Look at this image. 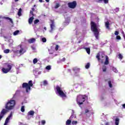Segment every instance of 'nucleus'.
Segmentation results:
<instances>
[{
	"label": "nucleus",
	"instance_id": "nucleus-1",
	"mask_svg": "<svg viewBox=\"0 0 125 125\" xmlns=\"http://www.w3.org/2000/svg\"><path fill=\"white\" fill-rule=\"evenodd\" d=\"M90 24L91 30L93 32L96 39L98 40V39H99V31H98V28H97V25L93 21H91Z\"/></svg>",
	"mask_w": 125,
	"mask_h": 125
},
{
	"label": "nucleus",
	"instance_id": "nucleus-2",
	"mask_svg": "<svg viewBox=\"0 0 125 125\" xmlns=\"http://www.w3.org/2000/svg\"><path fill=\"white\" fill-rule=\"evenodd\" d=\"M33 81L30 80L28 82V83H24L22 84V88H25L26 92L28 93L29 90H31V87L33 86Z\"/></svg>",
	"mask_w": 125,
	"mask_h": 125
},
{
	"label": "nucleus",
	"instance_id": "nucleus-3",
	"mask_svg": "<svg viewBox=\"0 0 125 125\" xmlns=\"http://www.w3.org/2000/svg\"><path fill=\"white\" fill-rule=\"evenodd\" d=\"M85 97H87L86 95H79L77 96V102L79 106L83 104V102L85 101Z\"/></svg>",
	"mask_w": 125,
	"mask_h": 125
},
{
	"label": "nucleus",
	"instance_id": "nucleus-4",
	"mask_svg": "<svg viewBox=\"0 0 125 125\" xmlns=\"http://www.w3.org/2000/svg\"><path fill=\"white\" fill-rule=\"evenodd\" d=\"M16 104V102L14 100H11L7 102L5 105V109L7 110H12L14 108V106Z\"/></svg>",
	"mask_w": 125,
	"mask_h": 125
},
{
	"label": "nucleus",
	"instance_id": "nucleus-5",
	"mask_svg": "<svg viewBox=\"0 0 125 125\" xmlns=\"http://www.w3.org/2000/svg\"><path fill=\"white\" fill-rule=\"evenodd\" d=\"M56 89L58 93L59 94L60 96L62 98H67V95L66 94L63 92V91L61 89V87L59 86V85H57Z\"/></svg>",
	"mask_w": 125,
	"mask_h": 125
},
{
	"label": "nucleus",
	"instance_id": "nucleus-6",
	"mask_svg": "<svg viewBox=\"0 0 125 125\" xmlns=\"http://www.w3.org/2000/svg\"><path fill=\"white\" fill-rule=\"evenodd\" d=\"M67 5L68 7H69V8H72L73 9H74L77 7V1H73L72 2H68L67 3Z\"/></svg>",
	"mask_w": 125,
	"mask_h": 125
},
{
	"label": "nucleus",
	"instance_id": "nucleus-7",
	"mask_svg": "<svg viewBox=\"0 0 125 125\" xmlns=\"http://www.w3.org/2000/svg\"><path fill=\"white\" fill-rule=\"evenodd\" d=\"M100 56L101 58H104L105 57V54L103 52H99L96 56V58L97 59L98 61H100L101 59H100Z\"/></svg>",
	"mask_w": 125,
	"mask_h": 125
},
{
	"label": "nucleus",
	"instance_id": "nucleus-8",
	"mask_svg": "<svg viewBox=\"0 0 125 125\" xmlns=\"http://www.w3.org/2000/svg\"><path fill=\"white\" fill-rule=\"evenodd\" d=\"M12 68V66L11 64L7 65V68H2V72H3V74H7L10 70H11Z\"/></svg>",
	"mask_w": 125,
	"mask_h": 125
},
{
	"label": "nucleus",
	"instance_id": "nucleus-9",
	"mask_svg": "<svg viewBox=\"0 0 125 125\" xmlns=\"http://www.w3.org/2000/svg\"><path fill=\"white\" fill-rule=\"evenodd\" d=\"M50 22H51L50 24L51 29L49 30V32L50 33H52L55 28V23L54 22V20H51Z\"/></svg>",
	"mask_w": 125,
	"mask_h": 125
},
{
	"label": "nucleus",
	"instance_id": "nucleus-10",
	"mask_svg": "<svg viewBox=\"0 0 125 125\" xmlns=\"http://www.w3.org/2000/svg\"><path fill=\"white\" fill-rule=\"evenodd\" d=\"M7 113V110L5 109H3L0 113V121H1L3 116Z\"/></svg>",
	"mask_w": 125,
	"mask_h": 125
},
{
	"label": "nucleus",
	"instance_id": "nucleus-11",
	"mask_svg": "<svg viewBox=\"0 0 125 125\" xmlns=\"http://www.w3.org/2000/svg\"><path fill=\"white\" fill-rule=\"evenodd\" d=\"M5 19L6 20H9L10 22L11 23V24H13V21H12V19L8 17H1L0 16V19Z\"/></svg>",
	"mask_w": 125,
	"mask_h": 125
},
{
	"label": "nucleus",
	"instance_id": "nucleus-12",
	"mask_svg": "<svg viewBox=\"0 0 125 125\" xmlns=\"http://www.w3.org/2000/svg\"><path fill=\"white\" fill-rule=\"evenodd\" d=\"M21 46H22V45L20 46L21 49L19 51V53L20 54H23V53H25V52H26V50H25L24 48L21 47Z\"/></svg>",
	"mask_w": 125,
	"mask_h": 125
},
{
	"label": "nucleus",
	"instance_id": "nucleus-13",
	"mask_svg": "<svg viewBox=\"0 0 125 125\" xmlns=\"http://www.w3.org/2000/svg\"><path fill=\"white\" fill-rule=\"evenodd\" d=\"M104 64V65H109V57H108V56H105V61Z\"/></svg>",
	"mask_w": 125,
	"mask_h": 125
},
{
	"label": "nucleus",
	"instance_id": "nucleus-14",
	"mask_svg": "<svg viewBox=\"0 0 125 125\" xmlns=\"http://www.w3.org/2000/svg\"><path fill=\"white\" fill-rule=\"evenodd\" d=\"M36 42V39L31 38L28 40L29 43H34Z\"/></svg>",
	"mask_w": 125,
	"mask_h": 125
},
{
	"label": "nucleus",
	"instance_id": "nucleus-15",
	"mask_svg": "<svg viewBox=\"0 0 125 125\" xmlns=\"http://www.w3.org/2000/svg\"><path fill=\"white\" fill-rule=\"evenodd\" d=\"M34 17H31L29 19L28 23L29 24H30V25H31V24L33 23V21H34Z\"/></svg>",
	"mask_w": 125,
	"mask_h": 125
},
{
	"label": "nucleus",
	"instance_id": "nucleus-16",
	"mask_svg": "<svg viewBox=\"0 0 125 125\" xmlns=\"http://www.w3.org/2000/svg\"><path fill=\"white\" fill-rule=\"evenodd\" d=\"M35 115V111L30 110L28 112V116H34Z\"/></svg>",
	"mask_w": 125,
	"mask_h": 125
},
{
	"label": "nucleus",
	"instance_id": "nucleus-17",
	"mask_svg": "<svg viewBox=\"0 0 125 125\" xmlns=\"http://www.w3.org/2000/svg\"><path fill=\"white\" fill-rule=\"evenodd\" d=\"M105 26L106 28V29H110V23L109 21H106L105 23Z\"/></svg>",
	"mask_w": 125,
	"mask_h": 125
},
{
	"label": "nucleus",
	"instance_id": "nucleus-18",
	"mask_svg": "<svg viewBox=\"0 0 125 125\" xmlns=\"http://www.w3.org/2000/svg\"><path fill=\"white\" fill-rule=\"evenodd\" d=\"M83 49H85V50L88 54H90V48L84 47Z\"/></svg>",
	"mask_w": 125,
	"mask_h": 125
},
{
	"label": "nucleus",
	"instance_id": "nucleus-19",
	"mask_svg": "<svg viewBox=\"0 0 125 125\" xmlns=\"http://www.w3.org/2000/svg\"><path fill=\"white\" fill-rule=\"evenodd\" d=\"M72 113L71 114V116L69 118L70 120H72V119H73V118H76V116H75V112H74V110H72Z\"/></svg>",
	"mask_w": 125,
	"mask_h": 125
},
{
	"label": "nucleus",
	"instance_id": "nucleus-20",
	"mask_svg": "<svg viewBox=\"0 0 125 125\" xmlns=\"http://www.w3.org/2000/svg\"><path fill=\"white\" fill-rule=\"evenodd\" d=\"M99 0V2H102V1H104V3H105V4H107V3L109 2V0Z\"/></svg>",
	"mask_w": 125,
	"mask_h": 125
},
{
	"label": "nucleus",
	"instance_id": "nucleus-21",
	"mask_svg": "<svg viewBox=\"0 0 125 125\" xmlns=\"http://www.w3.org/2000/svg\"><path fill=\"white\" fill-rule=\"evenodd\" d=\"M103 72H106L107 71V66L106 65H104L103 66Z\"/></svg>",
	"mask_w": 125,
	"mask_h": 125
},
{
	"label": "nucleus",
	"instance_id": "nucleus-22",
	"mask_svg": "<svg viewBox=\"0 0 125 125\" xmlns=\"http://www.w3.org/2000/svg\"><path fill=\"white\" fill-rule=\"evenodd\" d=\"M120 122V119L118 118H116L115 119V125H119V123Z\"/></svg>",
	"mask_w": 125,
	"mask_h": 125
},
{
	"label": "nucleus",
	"instance_id": "nucleus-23",
	"mask_svg": "<svg viewBox=\"0 0 125 125\" xmlns=\"http://www.w3.org/2000/svg\"><path fill=\"white\" fill-rule=\"evenodd\" d=\"M21 12H22V9L20 8L18 13V15H19V16H21V15H22V14H21Z\"/></svg>",
	"mask_w": 125,
	"mask_h": 125
},
{
	"label": "nucleus",
	"instance_id": "nucleus-24",
	"mask_svg": "<svg viewBox=\"0 0 125 125\" xmlns=\"http://www.w3.org/2000/svg\"><path fill=\"white\" fill-rule=\"evenodd\" d=\"M71 123H72V121L70 120H67L66 122V125H71Z\"/></svg>",
	"mask_w": 125,
	"mask_h": 125
},
{
	"label": "nucleus",
	"instance_id": "nucleus-25",
	"mask_svg": "<svg viewBox=\"0 0 125 125\" xmlns=\"http://www.w3.org/2000/svg\"><path fill=\"white\" fill-rule=\"evenodd\" d=\"M11 117V115H9L6 119L5 120V123H7L8 124V122H9V120L10 119V117Z\"/></svg>",
	"mask_w": 125,
	"mask_h": 125
},
{
	"label": "nucleus",
	"instance_id": "nucleus-26",
	"mask_svg": "<svg viewBox=\"0 0 125 125\" xmlns=\"http://www.w3.org/2000/svg\"><path fill=\"white\" fill-rule=\"evenodd\" d=\"M89 67H90V63L89 62H88L85 66V68L86 69H89Z\"/></svg>",
	"mask_w": 125,
	"mask_h": 125
},
{
	"label": "nucleus",
	"instance_id": "nucleus-27",
	"mask_svg": "<svg viewBox=\"0 0 125 125\" xmlns=\"http://www.w3.org/2000/svg\"><path fill=\"white\" fill-rule=\"evenodd\" d=\"M19 33H20V31L19 30H16L14 32L13 35L14 36H17V35L18 34H19Z\"/></svg>",
	"mask_w": 125,
	"mask_h": 125
},
{
	"label": "nucleus",
	"instance_id": "nucleus-28",
	"mask_svg": "<svg viewBox=\"0 0 125 125\" xmlns=\"http://www.w3.org/2000/svg\"><path fill=\"white\" fill-rule=\"evenodd\" d=\"M10 52V50L8 49H6L4 50L3 51L4 53H6V54L9 53Z\"/></svg>",
	"mask_w": 125,
	"mask_h": 125
},
{
	"label": "nucleus",
	"instance_id": "nucleus-29",
	"mask_svg": "<svg viewBox=\"0 0 125 125\" xmlns=\"http://www.w3.org/2000/svg\"><path fill=\"white\" fill-rule=\"evenodd\" d=\"M21 112H22V113L25 112V106H24V105H22L21 106Z\"/></svg>",
	"mask_w": 125,
	"mask_h": 125
},
{
	"label": "nucleus",
	"instance_id": "nucleus-30",
	"mask_svg": "<svg viewBox=\"0 0 125 125\" xmlns=\"http://www.w3.org/2000/svg\"><path fill=\"white\" fill-rule=\"evenodd\" d=\"M59 6H60V4H59V3H57L56 4L55 6V8L56 9H57V8H58V7H59Z\"/></svg>",
	"mask_w": 125,
	"mask_h": 125
},
{
	"label": "nucleus",
	"instance_id": "nucleus-31",
	"mask_svg": "<svg viewBox=\"0 0 125 125\" xmlns=\"http://www.w3.org/2000/svg\"><path fill=\"white\" fill-rule=\"evenodd\" d=\"M43 85H44V86L47 85V84H48L47 81L46 80H44V81L43 82Z\"/></svg>",
	"mask_w": 125,
	"mask_h": 125
},
{
	"label": "nucleus",
	"instance_id": "nucleus-32",
	"mask_svg": "<svg viewBox=\"0 0 125 125\" xmlns=\"http://www.w3.org/2000/svg\"><path fill=\"white\" fill-rule=\"evenodd\" d=\"M108 85L109 87H112L113 85H112V82H111V81H108Z\"/></svg>",
	"mask_w": 125,
	"mask_h": 125
},
{
	"label": "nucleus",
	"instance_id": "nucleus-33",
	"mask_svg": "<svg viewBox=\"0 0 125 125\" xmlns=\"http://www.w3.org/2000/svg\"><path fill=\"white\" fill-rule=\"evenodd\" d=\"M118 58L119 59H120V60H122L123 58V55H122V54H120L119 55H118Z\"/></svg>",
	"mask_w": 125,
	"mask_h": 125
},
{
	"label": "nucleus",
	"instance_id": "nucleus-34",
	"mask_svg": "<svg viewBox=\"0 0 125 125\" xmlns=\"http://www.w3.org/2000/svg\"><path fill=\"white\" fill-rule=\"evenodd\" d=\"M38 63V59L35 58L33 60V63L36 64Z\"/></svg>",
	"mask_w": 125,
	"mask_h": 125
},
{
	"label": "nucleus",
	"instance_id": "nucleus-35",
	"mask_svg": "<svg viewBox=\"0 0 125 125\" xmlns=\"http://www.w3.org/2000/svg\"><path fill=\"white\" fill-rule=\"evenodd\" d=\"M39 22H40V20L37 19V20H35L34 21V23L35 24V25H36V24H37V23H39Z\"/></svg>",
	"mask_w": 125,
	"mask_h": 125
},
{
	"label": "nucleus",
	"instance_id": "nucleus-36",
	"mask_svg": "<svg viewBox=\"0 0 125 125\" xmlns=\"http://www.w3.org/2000/svg\"><path fill=\"white\" fill-rule=\"evenodd\" d=\"M46 70H51V66L50 65H48L46 67Z\"/></svg>",
	"mask_w": 125,
	"mask_h": 125
},
{
	"label": "nucleus",
	"instance_id": "nucleus-37",
	"mask_svg": "<svg viewBox=\"0 0 125 125\" xmlns=\"http://www.w3.org/2000/svg\"><path fill=\"white\" fill-rule=\"evenodd\" d=\"M73 71H74V72L76 71H80V69L77 68V67H74L73 68Z\"/></svg>",
	"mask_w": 125,
	"mask_h": 125
},
{
	"label": "nucleus",
	"instance_id": "nucleus-38",
	"mask_svg": "<svg viewBox=\"0 0 125 125\" xmlns=\"http://www.w3.org/2000/svg\"><path fill=\"white\" fill-rule=\"evenodd\" d=\"M42 42H46V38H42Z\"/></svg>",
	"mask_w": 125,
	"mask_h": 125
},
{
	"label": "nucleus",
	"instance_id": "nucleus-39",
	"mask_svg": "<svg viewBox=\"0 0 125 125\" xmlns=\"http://www.w3.org/2000/svg\"><path fill=\"white\" fill-rule=\"evenodd\" d=\"M121 39H122V38L121 37V36H120L119 35H117L116 40H121Z\"/></svg>",
	"mask_w": 125,
	"mask_h": 125
},
{
	"label": "nucleus",
	"instance_id": "nucleus-40",
	"mask_svg": "<svg viewBox=\"0 0 125 125\" xmlns=\"http://www.w3.org/2000/svg\"><path fill=\"white\" fill-rule=\"evenodd\" d=\"M59 48V46L58 45H56V47H55V50L57 51Z\"/></svg>",
	"mask_w": 125,
	"mask_h": 125
},
{
	"label": "nucleus",
	"instance_id": "nucleus-41",
	"mask_svg": "<svg viewBox=\"0 0 125 125\" xmlns=\"http://www.w3.org/2000/svg\"><path fill=\"white\" fill-rule=\"evenodd\" d=\"M41 123H42V125H45V120H42L41 121Z\"/></svg>",
	"mask_w": 125,
	"mask_h": 125
},
{
	"label": "nucleus",
	"instance_id": "nucleus-42",
	"mask_svg": "<svg viewBox=\"0 0 125 125\" xmlns=\"http://www.w3.org/2000/svg\"><path fill=\"white\" fill-rule=\"evenodd\" d=\"M72 124L73 125H77V124H78V122L77 121H72Z\"/></svg>",
	"mask_w": 125,
	"mask_h": 125
},
{
	"label": "nucleus",
	"instance_id": "nucleus-43",
	"mask_svg": "<svg viewBox=\"0 0 125 125\" xmlns=\"http://www.w3.org/2000/svg\"><path fill=\"white\" fill-rule=\"evenodd\" d=\"M114 35H115V36H118L119 35V31H116L114 33Z\"/></svg>",
	"mask_w": 125,
	"mask_h": 125
},
{
	"label": "nucleus",
	"instance_id": "nucleus-44",
	"mask_svg": "<svg viewBox=\"0 0 125 125\" xmlns=\"http://www.w3.org/2000/svg\"><path fill=\"white\" fill-rule=\"evenodd\" d=\"M30 14H32L33 17H34V12L33 11H30Z\"/></svg>",
	"mask_w": 125,
	"mask_h": 125
},
{
	"label": "nucleus",
	"instance_id": "nucleus-45",
	"mask_svg": "<svg viewBox=\"0 0 125 125\" xmlns=\"http://www.w3.org/2000/svg\"><path fill=\"white\" fill-rule=\"evenodd\" d=\"M89 112V110L88 109H86L85 110V114H86L87 113H88Z\"/></svg>",
	"mask_w": 125,
	"mask_h": 125
},
{
	"label": "nucleus",
	"instance_id": "nucleus-46",
	"mask_svg": "<svg viewBox=\"0 0 125 125\" xmlns=\"http://www.w3.org/2000/svg\"><path fill=\"white\" fill-rule=\"evenodd\" d=\"M66 60V59L65 58H63L62 60V62H65V61Z\"/></svg>",
	"mask_w": 125,
	"mask_h": 125
},
{
	"label": "nucleus",
	"instance_id": "nucleus-47",
	"mask_svg": "<svg viewBox=\"0 0 125 125\" xmlns=\"http://www.w3.org/2000/svg\"><path fill=\"white\" fill-rule=\"evenodd\" d=\"M105 125H110V123H109V122H106V123L105 124Z\"/></svg>",
	"mask_w": 125,
	"mask_h": 125
},
{
	"label": "nucleus",
	"instance_id": "nucleus-48",
	"mask_svg": "<svg viewBox=\"0 0 125 125\" xmlns=\"http://www.w3.org/2000/svg\"><path fill=\"white\" fill-rule=\"evenodd\" d=\"M113 71H114V72H115V73H117V72H118V71L116 69H113Z\"/></svg>",
	"mask_w": 125,
	"mask_h": 125
},
{
	"label": "nucleus",
	"instance_id": "nucleus-49",
	"mask_svg": "<svg viewBox=\"0 0 125 125\" xmlns=\"http://www.w3.org/2000/svg\"><path fill=\"white\" fill-rule=\"evenodd\" d=\"M122 106H123V108H124V109H125V104H123L122 105Z\"/></svg>",
	"mask_w": 125,
	"mask_h": 125
},
{
	"label": "nucleus",
	"instance_id": "nucleus-50",
	"mask_svg": "<svg viewBox=\"0 0 125 125\" xmlns=\"http://www.w3.org/2000/svg\"><path fill=\"white\" fill-rule=\"evenodd\" d=\"M32 10H31V11H35V8H32Z\"/></svg>",
	"mask_w": 125,
	"mask_h": 125
},
{
	"label": "nucleus",
	"instance_id": "nucleus-51",
	"mask_svg": "<svg viewBox=\"0 0 125 125\" xmlns=\"http://www.w3.org/2000/svg\"><path fill=\"white\" fill-rule=\"evenodd\" d=\"M101 62L102 63V64L103 63V62H104V60H101Z\"/></svg>",
	"mask_w": 125,
	"mask_h": 125
},
{
	"label": "nucleus",
	"instance_id": "nucleus-52",
	"mask_svg": "<svg viewBox=\"0 0 125 125\" xmlns=\"http://www.w3.org/2000/svg\"><path fill=\"white\" fill-rule=\"evenodd\" d=\"M46 2H49V0H45Z\"/></svg>",
	"mask_w": 125,
	"mask_h": 125
},
{
	"label": "nucleus",
	"instance_id": "nucleus-53",
	"mask_svg": "<svg viewBox=\"0 0 125 125\" xmlns=\"http://www.w3.org/2000/svg\"><path fill=\"white\" fill-rule=\"evenodd\" d=\"M7 124H8V123H7V122H5L4 125H7Z\"/></svg>",
	"mask_w": 125,
	"mask_h": 125
},
{
	"label": "nucleus",
	"instance_id": "nucleus-54",
	"mask_svg": "<svg viewBox=\"0 0 125 125\" xmlns=\"http://www.w3.org/2000/svg\"><path fill=\"white\" fill-rule=\"evenodd\" d=\"M19 0H15V2H17V1H19Z\"/></svg>",
	"mask_w": 125,
	"mask_h": 125
},
{
	"label": "nucleus",
	"instance_id": "nucleus-55",
	"mask_svg": "<svg viewBox=\"0 0 125 125\" xmlns=\"http://www.w3.org/2000/svg\"><path fill=\"white\" fill-rule=\"evenodd\" d=\"M40 2H42V0H39Z\"/></svg>",
	"mask_w": 125,
	"mask_h": 125
},
{
	"label": "nucleus",
	"instance_id": "nucleus-56",
	"mask_svg": "<svg viewBox=\"0 0 125 125\" xmlns=\"http://www.w3.org/2000/svg\"><path fill=\"white\" fill-rule=\"evenodd\" d=\"M44 29H45V30L46 31V27H44Z\"/></svg>",
	"mask_w": 125,
	"mask_h": 125
},
{
	"label": "nucleus",
	"instance_id": "nucleus-57",
	"mask_svg": "<svg viewBox=\"0 0 125 125\" xmlns=\"http://www.w3.org/2000/svg\"><path fill=\"white\" fill-rule=\"evenodd\" d=\"M2 57L1 56V55H0V59H1V58H2Z\"/></svg>",
	"mask_w": 125,
	"mask_h": 125
},
{
	"label": "nucleus",
	"instance_id": "nucleus-58",
	"mask_svg": "<svg viewBox=\"0 0 125 125\" xmlns=\"http://www.w3.org/2000/svg\"><path fill=\"white\" fill-rule=\"evenodd\" d=\"M81 42H82V41H79V42H78L79 43H81Z\"/></svg>",
	"mask_w": 125,
	"mask_h": 125
},
{
	"label": "nucleus",
	"instance_id": "nucleus-59",
	"mask_svg": "<svg viewBox=\"0 0 125 125\" xmlns=\"http://www.w3.org/2000/svg\"><path fill=\"white\" fill-rule=\"evenodd\" d=\"M34 7L36 6V5H34Z\"/></svg>",
	"mask_w": 125,
	"mask_h": 125
}]
</instances>
